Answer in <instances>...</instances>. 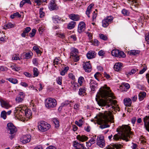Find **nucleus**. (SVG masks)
<instances>
[{"mask_svg": "<svg viewBox=\"0 0 149 149\" xmlns=\"http://www.w3.org/2000/svg\"><path fill=\"white\" fill-rule=\"evenodd\" d=\"M94 5L93 4H91L88 7L87 10L86 12V14L88 15V17H90L89 14L91 12V10L92 7Z\"/></svg>", "mask_w": 149, "mask_h": 149, "instance_id": "obj_27", "label": "nucleus"}, {"mask_svg": "<svg viewBox=\"0 0 149 149\" xmlns=\"http://www.w3.org/2000/svg\"><path fill=\"white\" fill-rule=\"evenodd\" d=\"M33 75L35 77L38 76L39 74V72L38 69L36 68H34L33 69Z\"/></svg>", "mask_w": 149, "mask_h": 149, "instance_id": "obj_45", "label": "nucleus"}, {"mask_svg": "<svg viewBox=\"0 0 149 149\" xmlns=\"http://www.w3.org/2000/svg\"><path fill=\"white\" fill-rule=\"evenodd\" d=\"M22 107V106H19L17 108H15V111H16L15 114L17 115L19 114V116H22L24 114V112L26 118H30L32 115L31 111L29 110H26L25 109L24 110V109H22V108L21 107Z\"/></svg>", "mask_w": 149, "mask_h": 149, "instance_id": "obj_4", "label": "nucleus"}, {"mask_svg": "<svg viewBox=\"0 0 149 149\" xmlns=\"http://www.w3.org/2000/svg\"><path fill=\"white\" fill-rule=\"evenodd\" d=\"M90 62V61L84 62L83 64V68L86 72H90L92 70Z\"/></svg>", "mask_w": 149, "mask_h": 149, "instance_id": "obj_11", "label": "nucleus"}, {"mask_svg": "<svg viewBox=\"0 0 149 149\" xmlns=\"http://www.w3.org/2000/svg\"><path fill=\"white\" fill-rule=\"evenodd\" d=\"M21 16V15L19 14V13H18L17 12L16 13H14L12 15L10 16V17L12 19H13L15 17H20Z\"/></svg>", "mask_w": 149, "mask_h": 149, "instance_id": "obj_36", "label": "nucleus"}, {"mask_svg": "<svg viewBox=\"0 0 149 149\" xmlns=\"http://www.w3.org/2000/svg\"><path fill=\"white\" fill-rule=\"evenodd\" d=\"M6 79L11 83L15 84L18 83V80L15 79H13L12 78H7Z\"/></svg>", "mask_w": 149, "mask_h": 149, "instance_id": "obj_31", "label": "nucleus"}, {"mask_svg": "<svg viewBox=\"0 0 149 149\" xmlns=\"http://www.w3.org/2000/svg\"><path fill=\"white\" fill-rule=\"evenodd\" d=\"M31 54H32L31 52L26 53L25 54V57L27 59L30 58L31 56Z\"/></svg>", "mask_w": 149, "mask_h": 149, "instance_id": "obj_51", "label": "nucleus"}, {"mask_svg": "<svg viewBox=\"0 0 149 149\" xmlns=\"http://www.w3.org/2000/svg\"><path fill=\"white\" fill-rule=\"evenodd\" d=\"M73 146L75 149H86L83 144L79 143L76 141H74Z\"/></svg>", "mask_w": 149, "mask_h": 149, "instance_id": "obj_18", "label": "nucleus"}, {"mask_svg": "<svg viewBox=\"0 0 149 149\" xmlns=\"http://www.w3.org/2000/svg\"><path fill=\"white\" fill-rule=\"evenodd\" d=\"M113 17L111 16L107 17L102 21V25L104 27H107L112 22Z\"/></svg>", "mask_w": 149, "mask_h": 149, "instance_id": "obj_8", "label": "nucleus"}, {"mask_svg": "<svg viewBox=\"0 0 149 149\" xmlns=\"http://www.w3.org/2000/svg\"><path fill=\"white\" fill-rule=\"evenodd\" d=\"M96 99L97 100V98H96ZM96 100L97 102V104L100 106L103 107L106 106L107 108L111 107L116 112V111H119L120 110V108L119 107L117 106L114 107V106L112 105L113 104L115 105L117 103V102L116 100H113L109 98L106 101L103 99H100L98 101Z\"/></svg>", "mask_w": 149, "mask_h": 149, "instance_id": "obj_3", "label": "nucleus"}, {"mask_svg": "<svg viewBox=\"0 0 149 149\" xmlns=\"http://www.w3.org/2000/svg\"><path fill=\"white\" fill-rule=\"evenodd\" d=\"M122 147L121 144H113L112 145L108 146L107 149H120Z\"/></svg>", "mask_w": 149, "mask_h": 149, "instance_id": "obj_17", "label": "nucleus"}, {"mask_svg": "<svg viewBox=\"0 0 149 149\" xmlns=\"http://www.w3.org/2000/svg\"><path fill=\"white\" fill-rule=\"evenodd\" d=\"M96 54L95 52L93 51L88 52L86 54L87 58L88 59H91L94 58L96 56Z\"/></svg>", "mask_w": 149, "mask_h": 149, "instance_id": "obj_19", "label": "nucleus"}, {"mask_svg": "<svg viewBox=\"0 0 149 149\" xmlns=\"http://www.w3.org/2000/svg\"><path fill=\"white\" fill-rule=\"evenodd\" d=\"M123 85L127 89H128L130 88V85L128 83H123Z\"/></svg>", "mask_w": 149, "mask_h": 149, "instance_id": "obj_62", "label": "nucleus"}, {"mask_svg": "<svg viewBox=\"0 0 149 149\" xmlns=\"http://www.w3.org/2000/svg\"><path fill=\"white\" fill-rule=\"evenodd\" d=\"M124 104L127 107H130L131 105L132 101L129 98H125L124 100Z\"/></svg>", "mask_w": 149, "mask_h": 149, "instance_id": "obj_24", "label": "nucleus"}, {"mask_svg": "<svg viewBox=\"0 0 149 149\" xmlns=\"http://www.w3.org/2000/svg\"><path fill=\"white\" fill-rule=\"evenodd\" d=\"M86 28V25L84 22H81L79 23L78 26V31L80 33L84 31Z\"/></svg>", "mask_w": 149, "mask_h": 149, "instance_id": "obj_13", "label": "nucleus"}, {"mask_svg": "<svg viewBox=\"0 0 149 149\" xmlns=\"http://www.w3.org/2000/svg\"><path fill=\"white\" fill-rule=\"evenodd\" d=\"M77 138L79 141L83 142L88 140V138L85 135H79L77 136Z\"/></svg>", "mask_w": 149, "mask_h": 149, "instance_id": "obj_25", "label": "nucleus"}, {"mask_svg": "<svg viewBox=\"0 0 149 149\" xmlns=\"http://www.w3.org/2000/svg\"><path fill=\"white\" fill-rule=\"evenodd\" d=\"M24 99L23 97L17 96L15 99L16 101L17 102L19 103L22 102Z\"/></svg>", "mask_w": 149, "mask_h": 149, "instance_id": "obj_40", "label": "nucleus"}, {"mask_svg": "<svg viewBox=\"0 0 149 149\" xmlns=\"http://www.w3.org/2000/svg\"><path fill=\"white\" fill-rule=\"evenodd\" d=\"M78 50L75 48H73L70 53V58L72 57L74 62H77L79 60V57L77 55Z\"/></svg>", "mask_w": 149, "mask_h": 149, "instance_id": "obj_9", "label": "nucleus"}, {"mask_svg": "<svg viewBox=\"0 0 149 149\" xmlns=\"http://www.w3.org/2000/svg\"><path fill=\"white\" fill-rule=\"evenodd\" d=\"M140 51L137 50H132L128 52L129 54L132 55H135L136 54H139L140 53Z\"/></svg>", "mask_w": 149, "mask_h": 149, "instance_id": "obj_30", "label": "nucleus"}, {"mask_svg": "<svg viewBox=\"0 0 149 149\" xmlns=\"http://www.w3.org/2000/svg\"><path fill=\"white\" fill-rule=\"evenodd\" d=\"M145 40L147 43L149 44V33L146 34Z\"/></svg>", "mask_w": 149, "mask_h": 149, "instance_id": "obj_57", "label": "nucleus"}, {"mask_svg": "<svg viewBox=\"0 0 149 149\" xmlns=\"http://www.w3.org/2000/svg\"><path fill=\"white\" fill-rule=\"evenodd\" d=\"M90 84L91 90L93 91H95V89L97 86V83L93 80L91 79Z\"/></svg>", "mask_w": 149, "mask_h": 149, "instance_id": "obj_21", "label": "nucleus"}, {"mask_svg": "<svg viewBox=\"0 0 149 149\" xmlns=\"http://www.w3.org/2000/svg\"><path fill=\"white\" fill-rule=\"evenodd\" d=\"M146 66H143V68L139 72V74H141L143 73L146 69Z\"/></svg>", "mask_w": 149, "mask_h": 149, "instance_id": "obj_59", "label": "nucleus"}, {"mask_svg": "<svg viewBox=\"0 0 149 149\" xmlns=\"http://www.w3.org/2000/svg\"><path fill=\"white\" fill-rule=\"evenodd\" d=\"M100 94L102 97L105 98L110 97L114 99V97L112 93H110L109 91L105 90H102L100 91Z\"/></svg>", "mask_w": 149, "mask_h": 149, "instance_id": "obj_7", "label": "nucleus"}, {"mask_svg": "<svg viewBox=\"0 0 149 149\" xmlns=\"http://www.w3.org/2000/svg\"><path fill=\"white\" fill-rule=\"evenodd\" d=\"M36 32V30L35 29H33L31 32L29 33V36L30 37H32L34 36Z\"/></svg>", "mask_w": 149, "mask_h": 149, "instance_id": "obj_47", "label": "nucleus"}, {"mask_svg": "<svg viewBox=\"0 0 149 149\" xmlns=\"http://www.w3.org/2000/svg\"><path fill=\"white\" fill-rule=\"evenodd\" d=\"M97 144L101 148H103L105 146L104 141L103 137H98L97 142Z\"/></svg>", "mask_w": 149, "mask_h": 149, "instance_id": "obj_15", "label": "nucleus"}, {"mask_svg": "<svg viewBox=\"0 0 149 149\" xmlns=\"http://www.w3.org/2000/svg\"><path fill=\"white\" fill-rule=\"evenodd\" d=\"M131 130V127L127 125H123L120 127L118 133L114 135L113 139L116 141L122 139L126 141H129L128 137L129 138H132L131 135L132 132Z\"/></svg>", "mask_w": 149, "mask_h": 149, "instance_id": "obj_1", "label": "nucleus"}, {"mask_svg": "<svg viewBox=\"0 0 149 149\" xmlns=\"http://www.w3.org/2000/svg\"><path fill=\"white\" fill-rule=\"evenodd\" d=\"M75 24V22L74 21H71L68 25L67 28L69 29H72L74 27Z\"/></svg>", "mask_w": 149, "mask_h": 149, "instance_id": "obj_29", "label": "nucleus"}, {"mask_svg": "<svg viewBox=\"0 0 149 149\" xmlns=\"http://www.w3.org/2000/svg\"><path fill=\"white\" fill-rule=\"evenodd\" d=\"M7 68L3 66H1L0 67V71H5L7 70Z\"/></svg>", "mask_w": 149, "mask_h": 149, "instance_id": "obj_63", "label": "nucleus"}, {"mask_svg": "<svg viewBox=\"0 0 149 149\" xmlns=\"http://www.w3.org/2000/svg\"><path fill=\"white\" fill-rule=\"evenodd\" d=\"M101 75V74L99 72H97L94 75V77L95 78V79L97 80L98 81H99V77H100Z\"/></svg>", "mask_w": 149, "mask_h": 149, "instance_id": "obj_54", "label": "nucleus"}, {"mask_svg": "<svg viewBox=\"0 0 149 149\" xmlns=\"http://www.w3.org/2000/svg\"><path fill=\"white\" fill-rule=\"evenodd\" d=\"M56 8L57 6L54 0H52L49 6V8L51 10H52L56 9Z\"/></svg>", "mask_w": 149, "mask_h": 149, "instance_id": "obj_20", "label": "nucleus"}, {"mask_svg": "<svg viewBox=\"0 0 149 149\" xmlns=\"http://www.w3.org/2000/svg\"><path fill=\"white\" fill-rule=\"evenodd\" d=\"M31 30V29L30 27H27L23 31L27 34Z\"/></svg>", "mask_w": 149, "mask_h": 149, "instance_id": "obj_61", "label": "nucleus"}, {"mask_svg": "<svg viewBox=\"0 0 149 149\" xmlns=\"http://www.w3.org/2000/svg\"><path fill=\"white\" fill-rule=\"evenodd\" d=\"M69 77L74 80L75 79V77L74 75L72 73H70L68 74Z\"/></svg>", "mask_w": 149, "mask_h": 149, "instance_id": "obj_60", "label": "nucleus"}, {"mask_svg": "<svg viewBox=\"0 0 149 149\" xmlns=\"http://www.w3.org/2000/svg\"><path fill=\"white\" fill-rule=\"evenodd\" d=\"M86 88L85 87H83L79 89V94L80 95L84 96V94L86 93Z\"/></svg>", "mask_w": 149, "mask_h": 149, "instance_id": "obj_26", "label": "nucleus"}, {"mask_svg": "<svg viewBox=\"0 0 149 149\" xmlns=\"http://www.w3.org/2000/svg\"><path fill=\"white\" fill-rule=\"evenodd\" d=\"M43 8H40L39 10V14L40 15V17H42L44 16L45 13L42 11Z\"/></svg>", "mask_w": 149, "mask_h": 149, "instance_id": "obj_53", "label": "nucleus"}, {"mask_svg": "<svg viewBox=\"0 0 149 149\" xmlns=\"http://www.w3.org/2000/svg\"><path fill=\"white\" fill-rule=\"evenodd\" d=\"M99 36L100 39L104 40H106L107 39V37L102 34H99Z\"/></svg>", "mask_w": 149, "mask_h": 149, "instance_id": "obj_48", "label": "nucleus"}, {"mask_svg": "<svg viewBox=\"0 0 149 149\" xmlns=\"http://www.w3.org/2000/svg\"><path fill=\"white\" fill-rule=\"evenodd\" d=\"M53 123L55 124V127L56 128H58L59 126V121L56 118H54L53 119Z\"/></svg>", "mask_w": 149, "mask_h": 149, "instance_id": "obj_39", "label": "nucleus"}, {"mask_svg": "<svg viewBox=\"0 0 149 149\" xmlns=\"http://www.w3.org/2000/svg\"><path fill=\"white\" fill-rule=\"evenodd\" d=\"M91 42L95 46H98L99 44V42L97 39H94L93 40H92Z\"/></svg>", "mask_w": 149, "mask_h": 149, "instance_id": "obj_50", "label": "nucleus"}, {"mask_svg": "<svg viewBox=\"0 0 149 149\" xmlns=\"http://www.w3.org/2000/svg\"><path fill=\"white\" fill-rule=\"evenodd\" d=\"M126 56L125 54L123 51H120L119 50L118 54V56L117 57H122L124 58Z\"/></svg>", "mask_w": 149, "mask_h": 149, "instance_id": "obj_41", "label": "nucleus"}, {"mask_svg": "<svg viewBox=\"0 0 149 149\" xmlns=\"http://www.w3.org/2000/svg\"><path fill=\"white\" fill-rule=\"evenodd\" d=\"M144 125L146 130L149 132V116H146L143 118Z\"/></svg>", "mask_w": 149, "mask_h": 149, "instance_id": "obj_16", "label": "nucleus"}, {"mask_svg": "<svg viewBox=\"0 0 149 149\" xmlns=\"http://www.w3.org/2000/svg\"><path fill=\"white\" fill-rule=\"evenodd\" d=\"M31 3L30 0H23L22 1L20 4V6L22 7L25 3Z\"/></svg>", "mask_w": 149, "mask_h": 149, "instance_id": "obj_38", "label": "nucleus"}, {"mask_svg": "<svg viewBox=\"0 0 149 149\" xmlns=\"http://www.w3.org/2000/svg\"><path fill=\"white\" fill-rule=\"evenodd\" d=\"M122 67V64L119 62L116 63L114 66V70L116 71H120Z\"/></svg>", "mask_w": 149, "mask_h": 149, "instance_id": "obj_22", "label": "nucleus"}, {"mask_svg": "<svg viewBox=\"0 0 149 149\" xmlns=\"http://www.w3.org/2000/svg\"><path fill=\"white\" fill-rule=\"evenodd\" d=\"M47 0H35V2L37 3L38 5H40L41 2H46Z\"/></svg>", "mask_w": 149, "mask_h": 149, "instance_id": "obj_55", "label": "nucleus"}, {"mask_svg": "<svg viewBox=\"0 0 149 149\" xmlns=\"http://www.w3.org/2000/svg\"><path fill=\"white\" fill-rule=\"evenodd\" d=\"M0 102L2 107L8 109L11 107L8 102L3 99H0Z\"/></svg>", "mask_w": 149, "mask_h": 149, "instance_id": "obj_14", "label": "nucleus"}, {"mask_svg": "<svg viewBox=\"0 0 149 149\" xmlns=\"http://www.w3.org/2000/svg\"><path fill=\"white\" fill-rule=\"evenodd\" d=\"M38 124V129L42 132L47 131L51 127V125L43 121H40Z\"/></svg>", "mask_w": 149, "mask_h": 149, "instance_id": "obj_6", "label": "nucleus"}, {"mask_svg": "<svg viewBox=\"0 0 149 149\" xmlns=\"http://www.w3.org/2000/svg\"><path fill=\"white\" fill-rule=\"evenodd\" d=\"M1 116L3 119H5L6 118V112L5 111H2L1 113Z\"/></svg>", "mask_w": 149, "mask_h": 149, "instance_id": "obj_44", "label": "nucleus"}, {"mask_svg": "<svg viewBox=\"0 0 149 149\" xmlns=\"http://www.w3.org/2000/svg\"><path fill=\"white\" fill-rule=\"evenodd\" d=\"M111 53L112 56L117 57L119 53V50L118 49H113Z\"/></svg>", "mask_w": 149, "mask_h": 149, "instance_id": "obj_37", "label": "nucleus"}, {"mask_svg": "<svg viewBox=\"0 0 149 149\" xmlns=\"http://www.w3.org/2000/svg\"><path fill=\"white\" fill-rule=\"evenodd\" d=\"M56 101L54 99L49 97L45 100V106L48 109L54 108L56 107Z\"/></svg>", "mask_w": 149, "mask_h": 149, "instance_id": "obj_5", "label": "nucleus"}, {"mask_svg": "<svg viewBox=\"0 0 149 149\" xmlns=\"http://www.w3.org/2000/svg\"><path fill=\"white\" fill-rule=\"evenodd\" d=\"M72 102V101L68 100L66 101L61 104L62 107L66 106L69 104L70 103Z\"/></svg>", "mask_w": 149, "mask_h": 149, "instance_id": "obj_46", "label": "nucleus"}, {"mask_svg": "<svg viewBox=\"0 0 149 149\" xmlns=\"http://www.w3.org/2000/svg\"><path fill=\"white\" fill-rule=\"evenodd\" d=\"M146 94L145 92H140L139 95V99L140 101L142 100L145 97Z\"/></svg>", "mask_w": 149, "mask_h": 149, "instance_id": "obj_28", "label": "nucleus"}, {"mask_svg": "<svg viewBox=\"0 0 149 149\" xmlns=\"http://www.w3.org/2000/svg\"><path fill=\"white\" fill-rule=\"evenodd\" d=\"M122 13L124 15L128 16L130 14L129 11L125 9L122 10Z\"/></svg>", "mask_w": 149, "mask_h": 149, "instance_id": "obj_42", "label": "nucleus"}, {"mask_svg": "<svg viewBox=\"0 0 149 149\" xmlns=\"http://www.w3.org/2000/svg\"><path fill=\"white\" fill-rule=\"evenodd\" d=\"M78 84L74 81L71 82V87L73 88V89H76L78 87Z\"/></svg>", "mask_w": 149, "mask_h": 149, "instance_id": "obj_32", "label": "nucleus"}, {"mask_svg": "<svg viewBox=\"0 0 149 149\" xmlns=\"http://www.w3.org/2000/svg\"><path fill=\"white\" fill-rule=\"evenodd\" d=\"M69 17L72 20L75 21H78L79 19V17L78 15L73 13L69 15Z\"/></svg>", "mask_w": 149, "mask_h": 149, "instance_id": "obj_23", "label": "nucleus"}, {"mask_svg": "<svg viewBox=\"0 0 149 149\" xmlns=\"http://www.w3.org/2000/svg\"><path fill=\"white\" fill-rule=\"evenodd\" d=\"M79 104H75L74 106V109L76 110H79Z\"/></svg>", "mask_w": 149, "mask_h": 149, "instance_id": "obj_56", "label": "nucleus"}, {"mask_svg": "<svg viewBox=\"0 0 149 149\" xmlns=\"http://www.w3.org/2000/svg\"><path fill=\"white\" fill-rule=\"evenodd\" d=\"M96 139V136L95 137L93 136V138H92L89 141L92 144H93L95 142V139Z\"/></svg>", "mask_w": 149, "mask_h": 149, "instance_id": "obj_58", "label": "nucleus"}, {"mask_svg": "<svg viewBox=\"0 0 149 149\" xmlns=\"http://www.w3.org/2000/svg\"><path fill=\"white\" fill-rule=\"evenodd\" d=\"M14 25L13 24H12L11 23H9L6 25L4 26L3 29H10L14 27Z\"/></svg>", "mask_w": 149, "mask_h": 149, "instance_id": "obj_34", "label": "nucleus"}, {"mask_svg": "<svg viewBox=\"0 0 149 149\" xmlns=\"http://www.w3.org/2000/svg\"><path fill=\"white\" fill-rule=\"evenodd\" d=\"M97 13H95V11H94L92 16L93 21H94L97 17Z\"/></svg>", "mask_w": 149, "mask_h": 149, "instance_id": "obj_64", "label": "nucleus"}, {"mask_svg": "<svg viewBox=\"0 0 149 149\" xmlns=\"http://www.w3.org/2000/svg\"><path fill=\"white\" fill-rule=\"evenodd\" d=\"M53 19L55 23H58L60 20V18L58 16H56L55 17L53 18Z\"/></svg>", "mask_w": 149, "mask_h": 149, "instance_id": "obj_52", "label": "nucleus"}, {"mask_svg": "<svg viewBox=\"0 0 149 149\" xmlns=\"http://www.w3.org/2000/svg\"><path fill=\"white\" fill-rule=\"evenodd\" d=\"M31 138L30 135H24L21 139V141L23 143H28L30 141Z\"/></svg>", "mask_w": 149, "mask_h": 149, "instance_id": "obj_12", "label": "nucleus"}, {"mask_svg": "<svg viewBox=\"0 0 149 149\" xmlns=\"http://www.w3.org/2000/svg\"><path fill=\"white\" fill-rule=\"evenodd\" d=\"M69 69V67L67 66L64 68V69L63 70L60 72V74L61 75H64L66 73Z\"/></svg>", "mask_w": 149, "mask_h": 149, "instance_id": "obj_35", "label": "nucleus"}, {"mask_svg": "<svg viewBox=\"0 0 149 149\" xmlns=\"http://www.w3.org/2000/svg\"><path fill=\"white\" fill-rule=\"evenodd\" d=\"M84 80V78L82 77H80L79 78L78 80V82L80 86H81L82 85V83Z\"/></svg>", "mask_w": 149, "mask_h": 149, "instance_id": "obj_43", "label": "nucleus"}, {"mask_svg": "<svg viewBox=\"0 0 149 149\" xmlns=\"http://www.w3.org/2000/svg\"><path fill=\"white\" fill-rule=\"evenodd\" d=\"M136 70H137L136 69L133 68L129 72H126L125 74L127 76L130 75L134 74Z\"/></svg>", "mask_w": 149, "mask_h": 149, "instance_id": "obj_33", "label": "nucleus"}, {"mask_svg": "<svg viewBox=\"0 0 149 149\" xmlns=\"http://www.w3.org/2000/svg\"><path fill=\"white\" fill-rule=\"evenodd\" d=\"M62 77H59L56 78V81L57 83L59 85H61L62 84Z\"/></svg>", "mask_w": 149, "mask_h": 149, "instance_id": "obj_49", "label": "nucleus"}, {"mask_svg": "<svg viewBox=\"0 0 149 149\" xmlns=\"http://www.w3.org/2000/svg\"><path fill=\"white\" fill-rule=\"evenodd\" d=\"M112 112L110 111H106L104 114L102 113L100 115V118L98 119V121L100 125L104 123L101 125L100 127L101 129H104V128L109 127H110V125H107L109 122L113 123L112 120L113 119V118L111 116Z\"/></svg>", "mask_w": 149, "mask_h": 149, "instance_id": "obj_2", "label": "nucleus"}, {"mask_svg": "<svg viewBox=\"0 0 149 149\" xmlns=\"http://www.w3.org/2000/svg\"><path fill=\"white\" fill-rule=\"evenodd\" d=\"M8 130L10 132V134H13L16 131L15 127L12 123H9L7 124Z\"/></svg>", "mask_w": 149, "mask_h": 149, "instance_id": "obj_10", "label": "nucleus"}]
</instances>
